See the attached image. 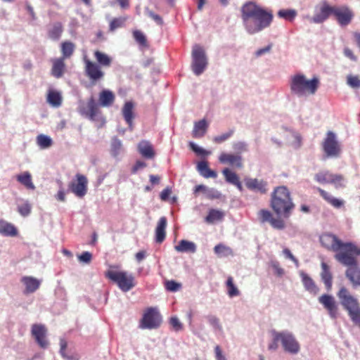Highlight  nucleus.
Wrapping results in <instances>:
<instances>
[{
  "mask_svg": "<svg viewBox=\"0 0 360 360\" xmlns=\"http://www.w3.org/2000/svg\"><path fill=\"white\" fill-rule=\"evenodd\" d=\"M333 15L340 25L347 26L351 23L354 14L349 7L342 5L334 6Z\"/></svg>",
  "mask_w": 360,
  "mask_h": 360,
  "instance_id": "f8f14e48",
  "label": "nucleus"
},
{
  "mask_svg": "<svg viewBox=\"0 0 360 360\" xmlns=\"http://www.w3.org/2000/svg\"><path fill=\"white\" fill-rule=\"evenodd\" d=\"M31 333L40 347L45 349L49 346V341L46 338L47 329L44 325L33 324Z\"/></svg>",
  "mask_w": 360,
  "mask_h": 360,
  "instance_id": "a211bd4d",
  "label": "nucleus"
},
{
  "mask_svg": "<svg viewBox=\"0 0 360 360\" xmlns=\"http://www.w3.org/2000/svg\"><path fill=\"white\" fill-rule=\"evenodd\" d=\"M334 6H330L326 1L321 3L319 11L312 18V21L315 23H321L328 18L330 15H333Z\"/></svg>",
  "mask_w": 360,
  "mask_h": 360,
  "instance_id": "aec40b11",
  "label": "nucleus"
},
{
  "mask_svg": "<svg viewBox=\"0 0 360 360\" xmlns=\"http://www.w3.org/2000/svg\"><path fill=\"white\" fill-rule=\"evenodd\" d=\"M165 288L168 291L176 292L181 289V285L174 281H168L165 283Z\"/></svg>",
  "mask_w": 360,
  "mask_h": 360,
  "instance_id": "864d4df0",
  "label": "nucleus"
},
{
  "mask_svg": "<svg viewBox=\"0 0 360 360\" xmlns=\"http://www.w3.org/2000/svg\"><path fill=\"white\" fill-rule=\"evenodd\" d=\"M207 128L208 124L205 119L195 122L193 130V136L194 138L202 137L206 134Z\"/></svg>",
  "mask_w": 360,
  "mask_h": 360,
  "instance_id": "2f4dec72",
  "label": "nucleus"
},
{
  "mask_svg": "<svg viewBox=\"0 0 360 360\" xmlns=\"http://www.w3.org/2000/svg\"><path fill=\"white\" fill-rule=\"evenodd\" d=\"M219 161L222 164H229L237 168H242L243 166V158L238 154L221 153L219 157Z\"/></svg>",
  "mask_w": 360,
  "mask_h": 360,
  "instance_id": "412c9836",
  "label": "nucleus"
},
{
  "mask_svg": "<svg viewBox=\"0 0 360 360\" xmlns=\"http://www.w3.org/2000/svg\"><path fill=\"white\" fill-rule=\"evenodd\" d=\"M133 37L136 41L142 46H147V39L145 34L140 30H134Z\"/></svg>",
  "mask_w": 360,
  "mask_h": 360,
  "instance_id": "8fccbe9b",
  "label": "nucleus"
},
{
  "mask_svg": "<svg viewBox=\"0 0 360 360\" xmlns=\"http://www.w3.org/2000/svg\"><path fill=\"white\" fill-rule=\"evenodd\" d=\"M67 347H68V342L67 341L63 339V338H61L60 340V354L65 357V358H68V359H70V357L69 356H67L66 354H65V350L67 349Z\"/></svg>",
  "mask_w": 360,
  "mask_h": 360,
  "instance_id": "680f3d73",
  "label": "nucleus"
},
{
  "mask_svg": "<svg viewBox=\"0 0 360 360\" xmlns=\"http://www.w3.org/2000/svg\"><path fill=\"white\" fill-rule=\"evenodd\" d=\"M319 302L328 311L329 316L336 319L339 315V307L335 297L328 294H323L319 297Z\"/></svg>",
  "mask_w": 360,
  "mask_h": 360,
  "instance_id": "2eb2a0df",
  "label": "nucleus"
},
{
  "mask_svg": "<svg viewBox=\"0 0 360 360\" xmlns=\"http://www.w3.org/2000/svg\"><path fill=\"white\" fill-rule=\"evenodd\" d=\"M222 174H224L226 181L231 184H233L239 179L238 176L229 168L224 169Z\"/></svg>",
  "mask_w": 360,
  "mask_h": 360,
  "instance_id": "a18cd8bd",
  "label": "nucleus"
},
{
  "mask_svg": "<svg viewBox=\"0 0 360 360\" xmlns=\"http://www.w3.org/2000/svg\"><path fill=\"white\" fill-rule=\"evenodd\" d=\"M75 49V45L71 41H63L60 45V51L62 53V57L60 58H69L72 56Z\"/></svg>",
  "mask_w": 360,
  "mask_h": 360,
  "instance_id": "e433bc0d",
  "label": "nucleus"
},
{
  "mask_svg": "<svg viewBox=\"0 0 360 360\" xmlns=\"http://www.w3.org/2000/svg\"><path fill=\"white\" fill-rule=\"evenodd\" d=\"M21 282L25 286V294L33 293L41 285V281L32 276H23Z\"/></svg>",
  "mask_w": 360,
  "mask_h": 360,
  "instance_id": "b1692460",
  "label": "nucleus"
},
{
  "mask_svg": "<svg viewBox=\"0 0 360 360\" xmlns=\"http://www.w3.org/2000/svg\"><path fill=\"white\" fill-rule=\"evenodd\" d=\"M63 58H54L52 60L51 75L56 78L63 77L65 71V63Z\"/></svg>",
  "mask_w": 360,
  "mask_h": 360,
  "instance_id": "bb28decb",
  "label": "nucleus"
},
{
  "mask_svg": "<svg viewBox=\"0 0 360 360\" xmlns=\"http://www.w3.org/2000/svg\"><path fill=\"white\" fill-rule=\"evenodd\" d=\"M37 143L41 148H48L51 146L53 141L49 136L39 134L37 137Z\"/></svg>",
  "mask_w": 360,
  "mask_h": 360,
  "instance_id": "c03bdc74",
  "label": "nucleus"
},
{
  "mask_svg": "<svg viewBox=\"0 0 360 360\" xmlns=\"http://www.w3.org/2000/svg\"><path fill=\"white\" fill-rule=\"evenodd\" d=\"M94 57L97 61L94 63L90 60L86 56L83 58L84 63V72L91 83L95 84L103 79L105 76L101 68L110 67L112 64V58L108 55L98 50L94 51Z\"/></svg>",
  "mask_w": 360,
  "mask_h": 360,
  "instance_id": "7ed1b4c3",
  "label": "nucleus"
},
{
  "mask_svg": "<svg viewBox=\"0 0 360 360\" xmlns=\"http://www.w3.org/2000/svg\"><path fill=\"white\" fill-rule=\"evenodd\" d=\"M105 276L116 283L123 292H128L136 285L135 278L133 274L125 271L109 270L105 273Z\"/></svg>",
  "mask_w": 360,
  "mask_h": 360,
  "instance_id": "6e6552de",
  "label": "nucleus"
},
{
  "mask_svg": "<svg viewBox=\"0 0 360 360\" xmlns=\"http://www.w3.org/2000/svg\"><path fill=\"white\" fill-rule=\"evenodd\" d=\"M87 186V178L83 174H77L75 175V179L69 184V189L77 197L81 198L86 194L88 190Z\"/></svg>",
  "mask_w": 360,
  "mask_h": 360,
  "instance_id": "ddd939ff",
  "label": "nucleus"
},
{
  "mask_svg": "<svg viewBox=\"0 0 360 360\" xmlns=\"http://www.w3.org/2000/svg\"><path fill=\"white\" fill-rule=\"evenodd\" d=\"M233 148L237 153H242L248 150V144L243 141L236 142L233 144Z\"/></svg>",
  "mask_w": 360,
  "mask_h": 360,
  "instance_id": "6e6d98bb",
  "label": "nucleus"
},
{
  "mask_svg": "<svg viewBox=\"0 0 360 360\" xmlns=\"http://www.w3.org/2000/svg\"><path fill=\"white\" fill-rule=\"evenodd\" d=\"M242 19L249 34L261 32L270 26L273 21V13L254 2H248L241 8Z\"/></svg>",
  "mask_w": 360,
  "mask_h": 360,
  "instance_id": "f257e3e1",
  "label": "nucleus"
},
{
  "mask_svg": "<svg viewBox=\"0 0 360 360\" xmlns=\"http://www.w3.org/2000/svg\"><path fill=\"white\" fill-rule=\"evenodd\" d=\"M139 153L145 158L152 159L155 157V153L151 143L146 140H142L138 144Z\"/></svg>",
  "mask_w": 360,
  "mask_h": 360,
  "instance_id": "5701e85b",
  "label": "nucleus"
},
{
  "mask_svg": "<svg viewBox=\"0 0 360 360\" xmlns=\"http://www.w3.org/2000/svg\"><path fill=\"white\" fill-rule=\"evenodd\" d=\"M171 194V190L169 188H166L162 191L160 193V199L163 201H165L168 199L169 196Z\"/></svg>",
  "mask_w": 360,
  "mask_h": 360,
  "instance_id": "774afa93",
  "label": "nucleus"
},
{
  "mask_svg": "<svg viewBox=\"0 0 360 360\" xmlns=\"http://www.w3.org/2000/svg\"><path fill=\"white\" fill-rule=\"evenodd\" d=\"M323 150L328 156H338L340 152V148L335 140V134L329 131L327 138L323 143Z\"/></svg>",
  "mask_w": 360,
  "mask_h": 360,
  "instance_id": "6ab92c4d",
  "label": "nucleus"
},
{
  "mask_svg": "<svg viewBox=\"0 0 360 360\" xmlns=\"http://www.w3.org/2000/svg\"><path fill=\"white\" fill-rule=\"evenodd\" d=\"M17 181L23 185L29 190H34L35 186L34 185L32 176L29 172H25L16 176Z\"/></svg>",
  "mask_w": 360,
  "mask_h": 360,
  "instance_id": "72a5a7b5",
  "label": "nucleus"
},
{
  "mask_svg": "<svg viewBox=\"0 0 360 360\" xmlns=\"http://www.w3.org/2000/svg\"><path fill=\"white\" fill-rule=\"evenodd\" d=\"M259 218L262 223L269 222L276 229L282 230L285 227V223L281 217H274L271 212L267 210H261L258 213Z\"/></svg>",
  "mask_w": 360,
  "mask_h": 360,
  "instance_id": "f3484780",
  "label": "nucleus"
},
{
  "mask_svg": "<svg viewBox=\"0 0 360 360\" xmlns=\"http://www.w3.org/2000/svg\"><path fill=\"white\" fill-rule=\"evenodd\" d=\"M16 227L5 220L0 219V234L4 236L14 237L18 235Z\"/></svg>",
  "mask_w": 360,
  "mask_h": 360,
  "instance_id": "cd10ccee",
  "label": "nucleus"
},
{
  "mask_svg": "<svg viewBox=\"0 0 360 360\" xmlns=\"http://www.w3.org/2000/svg\"><path fill=\"white\" fill-rule=\"evenodd\" d=\"M301 276L305 289L314 295H317L319 291V288L315 284L312 278L304 273H302Z\"/></svg>",
  "mask_w": 360,
  "mask_h": 360,
  "instance_id": "7c9ffc66",
  "label": "nucleus"
},
{
  "mask_svg": "<svg viewBox=\"0 0 360 360\" xmlns=\"http://www.w3.org/2000/svg\"><path fill=\"white\" fill-rule=\"evenodd\" d=\"M317 191L323 199L333 207L340 208L344 206L345 201L343 200L334 198L330 193L321 188H317Z\"/></svg>",
  "mask_w": 360,
  "mask_h": 360,
  "instance_id": "a878e982",
  "label": "nucleus"
},
{
  "mask_svg": "<svg viewBox=\"0 0 360 360\" xmlns=\"http://www.w3.org/2000/svg\"><path fill=\"white\" fill-rule=\"evenodd\" d=\"M146 167V163L141 160H138L136 162L135 165L133 166L131 172L132 173H136L139 169L144 168Z\"/></svg>",
  "mask_w": 360,
  "mask_h": 360,
  "instance_id": "0e129e2a",
  "label": "nucleus"
},
{
  "mask_svg": "<svg viewBox=\"0 0 360 360\" xmlns=\"http://www.w3.org/2000/svg\"><path fill=\"white\" fill-rule=\"evenodd\" d=\"M347 84L352 88H360V77L359 75H349L347 77Z\"/></svg>",
  "mask_w": 360,
  "mask_h": 360,
  "instance_id": "3c124183",
  "label": "nucleus"
},
{
  "mask_svg": "<svg viewBox=\"0 0 360 360\" xmlns=\"http://www.w3.org/2000/svg\"><path fill=\"white\" fill-rule=\"evenodd\" d=\"M321 245L328 250L338 252H356V246L352 243H343L338 237L330 233H324L319 237Z\"/></svg>",
  "mask_w": 360,
  "mask_h": 360,
  "instance_id": "0eeeda50",
  "label": "nucleus"
},
{
  "mask_svg": "<svg viewBox=\"0 0 360 360\" xmlns=\"http://www.w3.org/2000/svg\"><path fill=\"white\" fill-rule=\"evenodd\" d=\"M169 323L175 331H179L183 329V325L176 316L172 317L169 319Z\"/></svg>",
  "mask_w": 360,
  "mask_h": 360,
  "instance_id": "4d7b16f0",
  "label": "nucleus"
},
{
  "mask_svg": "<svg viewBox=\"0 0 360 360\" xmlns=\"http://www.w3.org/2000/svg\"><path fill=\"white\" fill-rule=\"evenodd\" d=\"M115 101V95L110 90H103L99 94V103L101 106L109 107Z\"/></svg>",
  "mask_w": 360,
  "mask_h": 360,
  "instance_id": "c756f323",
  "label": "nucleus"
},
{
  "mask_svg": "<svg viewBox=\"0 0 360 360\" xmlns=\"http://www.w3.org/2000/svg\"><path fill=\"white\" fill-rule=\"evenodd\" d=\"M337 297L352 322L360 328V302L349 290L345 286L340 288Z\"/></svg>",
  "mask_w": 360,
  "mask_h": 360,
  "instance_id": "39448f33",
  "label": "nucleus"
},
{
  "mask_svg": "<svg viewBox=\"0 0 360 360\" xmlns=\"http://www.w3.org/2000/svg\"><path fill=\"white\" fill-rule=\"evenodd\" d=\"M198 172L205 178H216L217 174L216 172L212 170L208 165L207 161H200L197 165Z\"/></svg>",
  "mask_w": 360,
  "mask_h": 360,
  "instance_id": "c85d7f7f",
  "label": "nucleus"
},
{
  "mask_svg": "<svg viewBox=\"0 0 360 360\" xmlns=\"http://www.w3.org/2000/svg\"><path fill=\"white\" fill-rule=\"evenodd\" d=\"M297 15V11L294 9H281L278 12V16L288 21H292Z\"/></svg>",
  "mask_w": 360,
  "mask_h": 360,
  "instance_id": "37998d69",
  "label": "nucleus"
},
{
  "mask_svg": "<svg viewBox=\"0 0 360 360\" xmlns=\"http://www.w3.org/2000/svg\"><path fill=\"white\" fill-rule=\"evenodd\" d=\"M314 179L319 184H333L335 188L345 187V177L340 174H333L328 170L321 171L315 174Z\"/></svg>",
  "mask_w": 360,
  "mask_h": 360,
  "instance_id": "9b49d317",
  "label": "nucleus"
},
{
  "mask_svg": "<svg viewBox=\"0 0 360 360\" xmlns=\"http://www.w3.org/2000/svg\"><path fill=\"white\" fill-rule=\"evenodd\" d=\"M175 250L179 252H195L196 251V245L194 243L181 240L179 244L174 247Z\"/></svg>",
  "mask_w": 360,
  "mask_h": 360,
  "instance_id": "f704fd0d",
  "label": "nucleus"
},
{
  "mask_svg": "<svg viewBox=\"0 0 360 360\" xmlns=\"http://www.w3.org/2000/svg\"><path fill=\"white\" fill-rule=\"evenodd\" d=\"M279 333L280 332H278L275 330H272L271 331V335L273 337V340H272V342H271L268 346V349L269 350L275 351L278 349V342L279 341L281 342V338L278 337L279 335H279Z\"/></svg>",
  "mask_w": 360,
  "mask_h": 360,
  "instance_id": "49530a36",
  "label": "nucleus"
},
{
  "mask_svg": "<svg viewBox=\"0 0 360 360\" xmlns=\"http://www.w3.org/2000/svg\"><path fill=\"white\" fill-rule=\"evenodd\" d=\"M319 86L320 80L317 77H313L309 79L304 75L298 73L290 78V91L299 97L314 95Z\"/></svg>",
  "mask_w": 360,
  "mask_h": 360,
  "instance_id": "20e7f679",
  "label": "nucleus"
},
{
  "mask_svg": "<svg viewBox=\"0 0 360 360\" xmlns=\"http://www.w3.org/2000/svg\"><path fill=\"white\" fill-rule=\"evenodd\" d=\"M281 338V344L285 352L290 354L299 352L300 347L294 335L288 331H281L278 335Z\"/></svg>",
  "mask_w": 360,
  "mask_h": 360,
  "instance_id": "4468645a",
  "label": "nucleus"
},
{
  "mask_svg": "<svg viewBox=\"0 0 360 360\" xmlns=\"http://www.w3.org/2000/svg\"><path fill=\"white\" fill-rule=\"evenodd\" d=\"M224 214L219 210L212 209L210 210L207 216L205 217V221L212 224L216 221H220L223 219Z\"/></svg>",
  "mask_w": 360,
  "mask_h": 360,
  "instance_id": "ea45409f",
  "label": "nucleus"
},
{
  "mask_svg": "<svg viewBox=\"0 0 360 360\" xmlns=\"http://www.w3.org/2000/svg\"><path fill=\"white\" fill-rule=\"evenodd\" d=\"M321 269H322V271L321 274V278H322L325 285L326 286L327 289L330 290V288L332 287L333 276H332L331 272L330 271V267L326 263L322 262L321 263Z\"/></svg>",
  "mask_w": 360,
  "mask_h": 360,
  "instance_id": "473e14b6",
  "label": "nucleus"
},
{
  "mask_svg": "<svg viewBox=\"0 0 360 360\" xmlns=\"http://www.w3.org/2000/svg\"><path fill=\"white\" fill-rule=\"evenodd\" d=\"M207 60L204 49L195 44L192 50V70L196 75H200L205 70Z\"/></svg>",
  "mask_w": 360,
  "mask_h": 360,
  "instance_id": "9d476101",
  "label": "nucleus"
},
{
  "mask_svg": "<svg viewBox=\"0 0 360 360\" xmlns=\"http://www.w3.org/2000/svg\"><path fill=\"white\" fill-rule=\"evenodd\" d=\"M227 292L229 297H233L239 295L240 292L238 288L233 283V278L229 276L226 281Z\"/></svg>",
  "mask_w": 360,
  "mask_h": 360,
  "instance_id": "79ce46f5",
  "label": "nucleus"
},
{
  "mask_svg": "<svg viewBox=\"0 0 360 360\" xmlns=\"http://www.w3.org/2000/svg\"><path fill=\"white\" fill-rule=\"evenodd\" d=\"M148 15L158 25H162L163 24L162 18L158 14L155 13L152 11H147Z\"/></svg>",
  "mask_w": 360,
  "mask_h": 360,
  "instance_id": "052dcab7",
  "label": "nucleus"
},
{
  "mask_svg": "<svg viewBox=\"0 0 360 360\" xmlns=\"http://www.w3.org/2000/svg\"><path fill=\"white\" fill-rule=\"evenodd\" d=\"M78 259L80 262L89 264L92 259V254L89 252H83L81 255H78Z\"/></svg>",
  "mask_w": 360,
  "mask_h": 360,
  "instance_id": "13d9d810",
  "label": "nucleus"
},
{
  "mask_svg": "<svg viewBox=\"0 0 360 360\" xmlns=\"http://www.w3.org/2000/svg\"><path fill=\"white\" fill-rule=\"evenodd\" d=\"M162 316L155 307L147 308L140 321L139 327L142 329H155L160 326Z\"/></svg>",
  "mask_w": 360,
  "mask_h": 360,
  "instance_id": "1a4fd4ad",
  "label": "nucleus"
},
{
  "mask_svg": "<svg viewBox=\"0 0 360 360\" xmlns=\"http://www.w3.org/2000/svg\"><path fill=\"white\" fill-rule=\"evenodd\" d=\"M207 320L210 325H212L215 329L221 330L222 328L220 325L219 319L217 317L210 315L207 316Z\"/></svg>",
  "mask_w": 360,
  "mask_h": 360,
  "instance_id": "bf43d9fd",
  "label": "nucleus"
},
{
  "mask_svg": "<svg viewBox=\"0 0 360 360\" xmlns=\"http://www.w3.org/2000/svg\"><path fill=\"white\" fill-rule=\"evenodd\" d=\"M270 206L276 214L284 218L290 217L295 205L286 186H280L274 188L271 195Z\"/></svg>",
  "mask_w": 360,
  "mask_h": 360,
  "instance_id": "f03ea898",
  "label": "nucleus"
},
{
  "mask_svg": "<svg viewBox=\"0 0 360 360\" xmlns=\"http://www.w3.org/2000/svg\"><path fill=\"white\" fill-rule=\"evenodd\" d=\"M126 20V17L115 18L112 19L110 23V31H114L119 27H123Z\"/></svg>",
  "mask_w": 360,
  "mask_h": 360,
  "instance_id": "09e8293b",
  "label": "nucleus"
},
{
  "mask_svg": "<svg viewBox=\"0 0 360 360\" xmlns=\"http://www.w3.org/2000/svg\"><path fill=\"white\" fill-rule=\"evenodd\" d=\"M246 187L251 191H257L264 194L267 192V182L258 179H246L245 180Z\"/></svg>",
  "mask_w": 360,
  "mask_h": 360,
  "instance_id": "4be33fe9",
  "label": "nucleus"
},
{
  "mask_svg": "<svg viewBox=\"0 0 360 360\" xmlns=\"http://www.w3.org/2000/svg\"><path fill=\"white\" fill-rule=\"evenodd\" d=\"M294 141L291 143L294 148H298L302 145V137L297 133H293Z\"/></svg>",
  "mask_w": 360,
  "mask_h": 360,
  "instance_id": "e2e57ef3",
  "label": "nucleus"
},
{
  "mask_svg": "<svg viewBox=\"0 0 360 360\" xmlns=\"http://www.w3.org/2000/svg\"><path fill=\"white\" fill-rule=\"evenodd\" d=\"M79 112L92 121L96 120V117L100 112V110L94 97H91L86 103L79 105Z\"/></svg>",
  "mask_w": 360,
  "mask_h": 360,
  "instance_id": "dca6fc26",
  "label": "nucleus"
},
{
  "mask_svg": "<svg viewBox=\"0 0 360 360\" xmlns=\"http://www.w3.org/2000/svg\"><path fill=\"white\" fill-rule=\"evenodd\" d=\"M133 108L134 105L131 102H127L122 108V115L124 118L131 129L132 128L134 119Z\"/></svg>",
  "mask_w": 360,
  "mask_h": 360,
  "instance_id": "c9c22d12",
  "label": "nucleus"
},
{
  "mask_svg": "<svg viewBox=\"0 0 360 360\" xmlns=\"http://www.w3.org/2000/svg\"><path fill=\"white\" fill-rule=\"evenodd\" d=\"M233 134L234 129H231L224 134L214 136L212 140L215 143L219 144L227 141L233 135Z\"/></svg>",
  "mask_w": 360,
  "mask_h": 360,
  "instance_id": "de8ad7c7",
  "label": "nucleus"
},
{
  "mask_svg": "<svg viewBox=\"0 0 360 360\" xmlns=\"http://www.w3.org/2000/svg\"><path fill=\"white\" fill-rule=\"evenodd\" d=\"M335 258L342 264L348 266L345 275L352 284L354 286H360V268L355 257L350 255V253L338 252L335 254Z\"/></svg>",
  "mask_w": 360,
  "mask_h": 360,
  "instance_id": "423d86ee",
  "label": "nucleus"
},
{
  "mask_svg": "<svg viewBox=\"0 0 360 360\" xmlns=\"http://www.w3.org/2000/svg\"><path fill=\"white\" fill-rule=\"evenodd\" d=\"M214 352L216 360H226L225 356L222 354L221 347L219 345H217L214 347Z\"/></svg>",
  "mask_w": 360,
  "mask_h": 360,
  "instance_id": "69168bd1",
  "label": "nucleus"
},
{
  "mask_svg": "<svg viewBox=\"0 0 360 360\" xmlns=\"http://www.w3.org/2000/svg\"><path fill=\"white\" fill-rule=\"evenodd\" d=\"M167 224V220L165 217L160 218L155 228V241L158 243H162L165 239Z\"/></svg>",
  "mask_w": 360,
  "mask_h": 360,
  "instance_id": "393cba45",
  "label": "nucleus"
},
{
  "mask_svg": "<svg viewBox=\"0 0 360 360\" xmlns=\"http://www.w3.org/2000/svg\"><path fill=\"white\" fill-rule=\"evenodd\" d=\"M214 252L220 257H228L233 255L231 248L223 244H218L214 248Z\"/></svg>",
  "mask_w": 360,
  "mask_h": 360,
  "instance_id": "a19ab883",
  "label": "nucleus"
},
{
  "mask_svg": "<svg viewBox=\"0 0 360 360\" xmlns=\"http://www.w3.org/2000/svg\"><path fill=\"white\" fill-rule=\"evenodd\" d=\"M199 192H202V193H205L207 195V197L209 198H214L217 197V195L211 194L212 191H209L207 189V188L205 185H202V184L198 185L195 187L194 193L197 194Z\"/></svg>",
  "mask_w": 360,
  "mask_h": 360,
  "instance_id": "603ef678",
  "label": "nucleus"
},
{
  "mask_svg": "<svg viewBox=\"0 0 360 360\" xmlns=\"http://www.w3.org/2000/svg\"><path fill=\"white\" fill-rule=\"evenodd\" d=\"M18 210L22 216L27 217L31 212V205L28 202H25L18 206Z\"/></svg>",
  "mask_w": 360,
  "mask_h": 360,
  "instance_id": "5fc2aeb1",
  "label": "nucleus"
},
{
  "mask_svg": "<svg viewBox=\"0 0 360 360\" xmlns=\"http://www.w3.org/2000/svg\"><path fill=\"white\" fill-rule=\"evenodd\" d=\"M63 32V27L61 22H55L52 27L49 30L48 34L50 39L58 40Z\"/></svg>",
  "mask_w": 360,
  "mask_h": 360,
  "instance_id": "58836bf2",
  "label": "nucleus"
},
{
  "mask_svg": "<svg viewBox=\"0 0 360 360\" xmlns=\"http://www.w3.org/2000/svg\"><path fill=\"white\" fill-rule=\"evenodd\" d=\"M344 54L346 57H347L348 58L353 61L357 60L356 56L354 54L353 51L349 48H345Z\"/></svg>",
  "mask_w": 360,
  "mask_h": 360,
  "instance_id": "338daca9",
  "label": "nucleus"
},
{
  "mask_svg": "<svg viewBox=\"0 0 360 360\" xmlns=\"http://www.w3.org/2000/svg\"><path fill=\"white\" fill-rule=\"evenodd\" d=\"M47 102L53 107H59L62 103V96L58 91L49 90L47 94Z\"/></svg>",
  "mask_w": 360,
  "mask_h": 360,
  "instance_id": "4c0bfd02",
  "label": "nucleus"
}]
</instances>
